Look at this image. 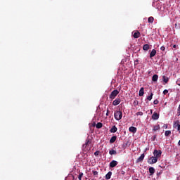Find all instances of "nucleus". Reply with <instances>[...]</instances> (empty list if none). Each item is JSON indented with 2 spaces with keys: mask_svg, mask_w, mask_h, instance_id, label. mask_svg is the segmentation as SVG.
<instances>
[{
  "mask_svg": "<svg viewBox=\"0 0 180 180\" xmlns=\"http://www.w3.org/2000/svg\"><path fill=\"white\" fill-rule=\"evenodd\" d=\"M161 154H162V151L161 150H157V149H155L153 151V155L158 160L161 157Z\"/></svg>",
  "mask_w": 180,
  "mask_h": 180,
  "instance_id": "obj_4",
  "label": "nucleus"
},
{
  "mask_svg": "<svg viewBox=\"0 0 180 180\" xmlns=\"http://www.w3.org/2000/svg\"><path fill=\"white\" fill-rule=\"evenodd\" d=\"M99 150H97L94 153V155H96V157H98V155H99Z\"/></svg>",
  "mask_w": 180,
  "mask_h": 180,
  "instance_id": "obj_33",
  "label": "nucleus"
},
{
  "mask_svg": "<svg viewBox=\"0 0 180 180\" xmlns=\"http://www.w3.org/2000/svg\"><path fill=\"white\" fill-rule=\"evenodd\" d=\"M116 139H117V136H112L110 140V143L111 144H113V143H115V141H116Z\"/></svg>",
  "mask_w": 180,
  "mask_h": 180,
  "instance_id": "obj_15",
  "label": "nucleus"
},
{
  "mask_svg": "<svg viewBox=\"0 0 180 180\" xmlns=\"http://www.w3.org/2000/svg\"><path fill=\"white\" fill-rule=\"evenodd\" d=\"M148 23H153L154 22V17L150 16L148 18Z\"/></svg>",
  "mask_w": 180,
  "mask_h": 180,
  "instance_id": "obj_22",
  "label": "nucleus"
},
{
  "mask_svg": "<svg viewBox=\"0 0 180 180\" xmlns=\"http://www.w3.org/2000/svg\"><path fill=\"white\" fill-rule=\"evenodd\" d=\"M135 180H139V179H135Z\"/></svg>",
  "mask_w": 180,
  "mask_h": 180,
  "instance_id": "obj_45",
  "label": "nucleus"
},
{
  "mask_svg": "<svg viewBox=\"0 0 180 180\" xmlns=\"http://www.w3.org/2000/svg\"><path fill=\"white\" fill-rule=\"evenodd\" d=\"M175 26H177L176 24H175Z\"/></svg>",
  "mask_w": 180,
  "mask_h": 180,
  "instance_id": "obj_46",
  "label": "nucleus"
},
{
  "mask_svg": "<svg viewBox=\"0 0 180 180\" xmlns=\"http://www.w3.org/2000/svg\"><path fill=\"white\" fill-rule=\"evenodd\" d=\"M136 116H143V112H141V111L137 112Z\"/></svg>",
  "mask_w": 180,
  "mask_h": 180,
  "instance_id": "obj_29",
  "label": "nucleus"
},
{
  "mask_svg": "<svg viewBox=\"0 0 180 180\" xmlns=\"http://www.w3.org/2000/svg\"><path fill=\"white\" fill-rule=\"evenodd\" d=\"M178 116H180V104L179 105L178 110H177Z\"/></svg>",
  "mask_w": 180,
  "mask_h": 180,
  "instance_id": "obj_32",
  "label": "nucleus"
},
{
  "mask_svg": "<svg viewBox=\"0 0 180 180\" xmlns=\"http://www.w3.org/2000/svg\"><path fill=\"white\" fill-rule=\"evenodd\" d=\"M119 92L120 91L117 89H115L114 91H112L109 96L110 99L111 101H113V99H115V98H116L119 95Z\"/></svg>",
  "mask_w": 180,
  "mask_h": 180,
  "instance_id": "obj_2",
  "label": "nucleus"
},
{
  "mask_svg": "<svg viewBox=\"0 0 180 180\" xmlns=\"http://www.w3.org/2000/svg\"><path fill=\"white\" fill-rule=\"evenodd\" d=\"M158 161V159L155 156H152L148 160V164H155Z\"/></svg>",
  "mask_w": 180,
  "mask_h": 180,
  "instance_id": "obj_3",
  "label": "nucleus"
},
{
  "mask_svg": "<svg viewBox=\"0 0 180 180\" xmlns=\"http://www.w3.org/2000/svg\"><path fill=\"white\" fill-rule=\"evenodd\" d=\"M92 174H93V175L96 176V175H98V172L95 171V170H93Z\"/></svg>",
  "mask_w": 180,
  "mask_h": 180,
  "instance_id": "obj_31",
  "label": "nucleus"
},
{
  "mask_svg": "<svg viewBox=\"0 0 180 180\" xmlns=\"http://www.w3.org/2000/svg\"><path fill=\"white\" fill-rule=\"evenodd\" d=\"M149 172H150V175H153V174L155 173V169H154V167H150Z\"/></svg>",
  "mask_w": 180,
  "mask_h": 180,
  "instance_id": "obj_17",
  "label": "nucleus"
},
{
  "mask_svg": "<svg viewBox=\"0 0 180 180\" xmlns=\"http://www.w3.org/2000/svg\"><path fill=\"white\" fill-rule=\"evenodd\" d=\"M153 95L154 94L153 93H151L150 95L147 97V100L148 101H151V99H153Z\"/></svg>",
  "mask_w": 180,
  "mask_h": 180,
  "instance_id": "obj_27",
  "label": "nucleus"
},
{
  "mask_svg": "<svg viewBox=\"0 0 180 180\" xmlns=\"http://www.w3.org/2000/svg\"><path fill=\"white\" fill-rule=\"evenodd\" d=\"M179 146H180V140L179 141V143H178Z\"/></svg>",
  "mask_w": 180,
  "mask_h": 180,
  "instance_id": "obj_42",
  "label": "nucleus"
},
{
  "mask_svg": "<svg viewBox=\"0 0 180 180\" xmlns=\"http://www.w3.org/2000/svg\"><path fill=\"white\" fill-rule=\"evenodd\" d=\"M141 34L139 31H136V32L134 33V39H139L140 37Z\"/></svg>",
  "mask_w": 180,
  "mask_h": 180,
  "instance_id": "obj_16",
  "label": "nucleus"
},
{
  "mask_svg": "<svg viewBox=\"0 0 180 180\" xmlns=\"http://www.w3.org/2000/svg\"><path fill=\"white\" fill-rule=\"evenodd\" d=\"M103 127V124H102L101 122H98L96 125V129H102Z\"/></svg>",
  "mask_w": 180,
  "mask_h": 180,
  "instance_id": "obj_19",
  "label": "nucleus"
},
{
  "mask_svg": "<svg viewBox=\"0 0 180 180\" xmlns=\"http://www.w3.org/2000/svg\"><path fill=\"white\" fill-rule=\"evenodd\" d=\"M162 81L165 83V84H168V81H169V78L165 77V76H162Z\"/></svg>",
  "mask_w": 180,
  "mask_h": 180,
  "instance_id": "obj_18",
  "label": "nucleus"
},
{
  "mask_svg": "<svg viewBox=\"0 0 180 180\" xmlns=\"http://www.w3.org/2000/svg\"><path fill=\"white\" fill-rule=\"evenodd\" d=\"M160 125L158 124V125H155L154 127H153V131H157V130H160Z\"/></svg>",
  "mask_w": 180,
  "mask_h": 180,
  "instance_id": "obj_25",
  "label": "nucleus"
},
{
  "mask_svg": "<svg viewBox=\"0 0 180 180\" xmlns=\"http://www.w3.org/2000/svg\"><path fill=\"white\" fill-rule=\"evenodd\" d=\"M112 176V172H109L106 175H105V179H110Z\"/></svg>",
  "mask_w": 180,
  "mask_h": 180,
  "instance_id": "obj_21",
  "label": "nucleus"
},
{
  "mask_svg": "<svg viewBox=\"0 0 180 180\" xmlns=\"http://www.w3.org/2000/svg\"><path fill=\"white\" fill-rule=\"evenodd\" d=\"M157 54V51L155 49H153L152 51L150 53V58H153Z\"/></svg>",
  "mask_w": 180,
  "mask_h": 180,
  "instance_id": "obj_10",
  "label": "nucleus"
},
{
  "mask_svg": "<svg viewBox=\"0 0 180 180\" xmlns=\"http://www.w3.org/2000/svg\"><path fill=\"white\" fill-rule=\"evenodd\" d=\"M155 139V136H154V140Z\"/></svg>",
  "mask_w": 180,
  "mask_h": 180,
  "instance_id": "obj_44",
  "label": "nucleus"
},
{
  "mask_svg": "<svg viewBox=\"0 0 180 180\" xmlns=\"http://www.w3.org/2000/svg\"><path fill=\"white\" fill-rule=\"evenodd\" d=\"M144 95V87H141L139 90V96H143Z\"/></svg>",
  "mask_w": 180,
  "mask_h": 180,
  "instance_id": "obj_13",
  "label": "nucleus"
},
{
  "mask_svg": "<svg viewBox=\"0 0 180 180\" xmlns=\"http://www.w3.org/2000/svg\"><path fill=\"white\" fill-rule=\"evenodd\" d=\"M167 94H168V90L167 89H165L163 91V95H167Z\"/></svg>",
  "mask_w": 180,
  "mask_h": 180,
  "instance_id": "obj_34",
  "label": "nucleus"
},
{
  "mask_svg": "<svg viewBox=\"0 0 180 180\" xmlns=\"http://www.w3.org/2000/svg\"><path fill=\"white\" fill-rule=\"evenodd\" d=\"M83 175H84V173H79V176H78V179L82 180Z\"/></svg>",
  "mask_w": 180,
  "mask_h": 180,
  "instance_id": "obj_28",
  "label": "nucleus"
},
{
  "mask_svg": "<svg viewBox=\"0 0 180 180\" xmlns=\"http://www.w3.org/2000/svg\"><path fill=\"white\" fill-rule=\"evenodd\" d=\"M169 134H171V131L170 130L165 131V136L166 137H168V136H169Z\"/></svg>",
  "mask_w": 180,
  "mask_h": 180,
  "instance_id": "obj_26",
  "label": "nucleus"
},
{
  "mask_svg": "<svg viewBox=\"0 0 180 180\" xmlns=\"http://www.w3.org/2000/svg\"><path fill=\"white\" fill-rule=\"evenodd\" d=\"M163 127H165V129H168V125L167 124H165Z\"/></svg>",
  "mask_w": 180,
  "mask_h": 180,
  "instance_id": "obj_37",
  "label": "nucleus"
},
{
  "mask_svg": "<svg viewBox=\"0 0 180 180\" xmlns=\"http://www.w3.org/2000/svg\"><path fill=\"white\" fill-rule=\"evenodd\" d=\"M160 50H161L162 51H165V46H161V47H160Z\"/></svg>",
  "mask_w": 180,
  "mask_h": 180,
  "instance_id": "obj_35",
  "label": "nucleus"
},
{
  "mask_svg": "<svg viewBox=\"0 0 180 180\" xmlns=\"http://www.w3.org/2000/svg\"><path fill=\"white\" fill-rule=\"evenodd\" d=\"M92 142L91 141V140L87 139L86 141V143L84 144V146H85V147H88V146H89Z\"/></svg>",
  "mask_w": 180,
  "mask_h": 180,
  "instance_id": "obj_23",
  "label": "nucleus"
},
{
  "mask_svg": "<svg viewBox=\"0 0 180 180\" xmlns=\"http://www.w3.org/2000/svg\"><path fill=\"white\" fill-rule=\"evenodd\" d=\"M144 157H146L144 153L141 154V156L136 160V163L143 162V160H144Z\"/></svg>",
  "mask_w": 180,
  "mask_h": 180,
  "instance_id": "obj_6",
  "label": "nucleus"
},
{
  "mask_svg": "<svg viewBox=\"0 0 180 180\" xmlns=\"http://www.w3.org/2000/svg\"><path fill=\"white\" fill-rule=\"evenodd\" d=\"M116 165H117V161H116V160H112L110 162V168H115V167H116Z\"/></svg>",
  "mask_w": 180,
  "mask_h": 180,
  "instance_id": "obj_7",
  "label": "nucleus"
},
{
  "mask_svg": "<svg viewBox=\"0 0 180 180\" xmlns=\"http://www.w3.org/2000/svg\"><path fill=\"white\" fill-rule=\"evenodd\" d=\"M121 174H122V175H124V174H126V172L122 170Z\"/></svg>",
  "mask_w": 180,
  "mask_h": 180,
  "instance_id": "obj_38",
  "label": "nucleus"
},
{
  "mask_svg": "<svg viewBox=\"0 0 180 180\" xmlns=\"http://www.w3.org/2000/svg\"><path fill=\"white\" fill-rule=\"evenodd\" d=\"M150 113H153V110H150Z\"/></svg>",
  "mask_w": 180,
  "mask_h": 180,
  "instance_id": "obj_43",
  "label": "nucleus"
},
{
  "mask_svg": "<svg viewBox=\"0 0 180 180\" xmlns=\"http://www.w3.org/2000/svg\"><path fill=\"white\" fill-rule=\"evenodd\" d=\"M152 81L153 82H157L158 81V75H154L153 77H152Z\"/></svg>",
  "mask_w": 180,
  "mask_h": 180,
  "instance_id": "obj_12",
  "label": "nucleus"
},
{
  "mask_svg": "<svg viewBox=\"0 0 180 180\" xmlns=\"http://www.w3.org/2000/svg\"><path fill=\"white\" fill-rule=\"evenodd\" d=\"M176 85H178L179 86H180V78H179L176 82Z\"/></svg>",
  "mask_w": 180,
  "mask_h": 180,
  "instance_id": "obj_30",
  "label": "nucleus"
},
{
  "mask_svg": "<svg viewBox=\"0 0 180 180\" xmlns=\"http://www.w3.org/2000/svg\"><path fill=\"white\" fill-rule=\"evenodd\" d=\"M114 117L115 120H122V117H123V113L120 110H116L115 111Z\"/></svg>",
  "mask_w": 180,
  "mask_h": 180,
  "instance_id": "obj_1",
  "label": "nucleus"
},
{
  "mask_svg": "<svg viewBox=\"0 0 180 180\" xmlns=\"http://www.w3.org/2000/svg\"><path fill=\"white\" fill-rule=\"evenodd\" d=\"M110 133H116V131H117V127H116V126H113L110 130Z\"/></svg>",
  "mask_w": 180,
  "mask_h": 180,
  "instance_id": "obj_14",
  "label": "nucleus"
},
{
  "mask_svg": "<svg viewBox=\"0 0 180 180\" xmlns=\"http://www.w3.org/2000/svg\"><path fill=\"white\" fill-rule=\"evenodd\" d=\"M116 154H117V152L115 150H111L109 151L110 155H116Z\"/></svg>",
  "mask_w": 180,
  "mask_h": 180,
  "instance_id": "obj_20",
  "label": "nucleus"
},
{
  "mask_svg": "<svg viewBox=\"0 0 180 180\" xmlns=\"http://www.w3.org/2000/svg\"><path fill=\"white\" fill-rule=\"evenodd\" d=\"M178 131H180V124H179V126L177 127Z\"/></svg>",
  "mask_w": 180,
  "mask_h": 180,
  "instance_id": "obj_40",
  "label": "nucleus"
},
{
  "mask_svg": "<svg viewBox=\"0 0 180 180\" xmlns=\"http://www.w3.org/2000/svg\"><path fill=\"white\" fill-rule=\"evenodd\" d=\"M152 119L153 120H158L160 119V114L155 112L152 115Z\"/></svg>",
  "mask_w": 180,
  "mask_h": 180,
  "instance_id": "obj_5",
  "label": "nucleus"
},
{
  "mask_svg": "<svg viewBox=\"0 0 180 180\" xmlns=\"http://www.w3.org/2000/svg\"><path fill=\"white\" fill-rule=\"evenodd\" d=\"M158 100H155L154 101H153V103H154V105H158Z\"/></svg>",
  "mask_w": 180,
  "mask_h": 180,
  "instance_id": "obj_36",
  "label": "nucleus"
},
{
  "mask_svg": "<svg viewBox=\"0 0 180 180\" xmlns=\"http://www.w3.org/2000/svg\"><path fill=\"white\" fill-rule=\"evenodd\" d=\"M120 102H121L120 98H117L113 101L112 105L114 106H117V105H119V103H120Z\"/></svg>",
  "mask_w": 180,
  "mask_h": 180,
  "instance_id": "obj_8",
  "label": "nucleus"
},
{
  "mask_svg": "<svg viewBox=\"0 0 180 180\" xmlns=\"http://www.w3.org/2000/svg\"><path fill=\"white\" fill-rule=\"evenodd\" d=\"M143 50H144V51H148V50H150V45L148 44H144L143 46Z\"/></svg>",
  "mask_w": 180,
  "mask_h": 180,
  "instance_id": "obj_11",
  "label": "nucleus"
},
{
  "mask_svg": "<svg viewBox=\"0 0 180 180\" xmlns=\"http://www.w3.org/2000/svg\"><path fill=\"white\" fill-rule=\"evenodd\" d=\"M106 116H109V109L107 110Z\"/></svg>",
  "mask_w": 180,
  "mask_h": 180,
  "instance_id": "obj_39",
  "label": "nucleus"
},
{
  "mask_svg": "<svg viewBox=\"0 0 180 180\" xmlns=\"http://www.w3.org/2000/svg\"><path fill=\"white\" fill-rule=\"evenodd\" d=\"M129 131L131 132V133H136L137 131V128H136V127H130L129 128Z\"/></svg>",
  "mask_w": 180,
  "mask_h": 180,
  "instance_id": "obj_9",
  "label": "nucleus"
},
{
  "mask_svg": "<svg viewBox=\"0 0 180 180\" xmlns=\"http://www.w3.org/2000/svg\"><path fill=\"white\" fill-rule=\"evenodd\" d=\"M178 126H179V121H176L175 122H174L173 127L174 129H176V127H178Z\"/></svg>",
  "mask_w": 180,
  "mask_h": 180,
  "instance_id": "obj_24",
  "label": "nucleus"
},
{
  "mask_svg": "<svg viewBox=\"0 0 180 180\" xmlns=\"http://www.w3.org/2000/svg\"><path fill=\"white\" fill-rule=\"evenodd\" d=\"M173 49H176V45H173Z\"/></svg>",
  "mask_w": 180,
  "mask_h": 180,
  "instance_id": "obj_41",
  "label": "nucleus"
}]
</instances>
